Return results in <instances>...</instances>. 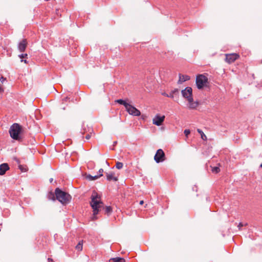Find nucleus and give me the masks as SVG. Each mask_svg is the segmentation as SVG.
Listing matches in <instances>:
<instances>
[{"instance_id":"f257e3e1","label":"nucleus","mask_w":262,"mask_h":262,"mask_svg":"<svg viewBox=\"0 0 262 262\" xmlns=\"http://www.w3.org/2000/svg\"><path fill=\"white\" fill-rule=\"evenodd\" d=\"M91 199L90 205L93 209V214L95 216L103 207V203L101 200L100 195L95 191H93Z\"/></svg>"},{"instance_id":"f03ea898","label":"nucleus","mask_w":262,"mask_h":262,"mask_svg":"<svg viewBox=\"0 0 262 262\" xmlns=\"http://www.w3.org/2000/svg\"><path fill=\"white\" fill-rule=\"evenodd\" d=\"M183 97L188 102V107L190 109H195L199 105L198 101H194L192 97V90L190 87H186L181 92Z\"/></svg>"},{"instance_id":"7ed1b4c3","label":"nucleus","mask_w":262,"mask_h":262,"mask_svg":"<svg viewBox=\"0 0 262 262\" xmlns=\"http://www.w3.org/2000/svg\"><path fill=\"white\" fill-rule=\"evenodd\" d=\"M22 130V126L19 124L15 123L10 126L9 132L10 137L13 139L20 141L22 140V138L20 136V134L21 133Z\"/></svg>"},{"instance_id":"20e7f679","label":"nucleus","mask_w":262,"mask_h":262,"mask_svg":"<svg viewBox=\"0 0 262 262\" xmlns=\"http://www.w3.org/2000/svg\"><path fill=\"white\" fill-rule=\"evenodd\" d=\"M55 194L56 199L62 205L69 204L71 200V196L69 193L62 191L59 188L55 189Z\"/></svg>"},{"instance_id":"39448f33","label":"nucleus","mask_w":262,"mask_h":262,"mask_svg":"<svg viewBox=\"0 0 262 262\" xmlns=\"http://www.w3.org/2000/svg\"><path fill=\"white\" fill-rule=\"evenodd\" d=\"M195 82L198 89L201 90L206 86L208 78L204 75L200 74L196 76Z\"/></svg>"},{"instance_id":"423d86ee","label":"nucleus","mask_w":262,"mask_h":262,"mask_svg":"<svg viewBox=\"0 0 262 262\" xmlns=\"http://www.w3.org/2000/svg\"><path fill=\"white\" fill-rule=\"evenodd\" d=\"M165 155L163 150L162 149L157 150L154 156V160L156 163L163 162L165 160Z\"/></svg>"},{"instance_id":"0eeeda50","label":"nucleus","mask_w":262,"mask_h":262,"mask_svg":"<svg viewBox=\"0 0 262 262\" xmlns=\"http://www.w3.org/2000/svg\"><path fill=\"white\" fill-rule=\"evenodd\" d=\"M125 109L128 114L132 116H139L141 115L140 111L130 104Z\"/></svg>"},{"instance_id":"6e6552de","label":"nucleus","mask_w":262,"mask_h":262,"mask_svg":"<svg viewBox=\"0 0 262 262\" xmlns=\"http://www.w3.org/2000/svg\"><path fill=\"white\" fill-rule=\"evenodd\" d=\"M165 116H160L159 114H157L152 119V123L157 126H160L164 122Z\"/></svg>"},{"instance_id":"1a4fd4ad","label":"nucleus","mask_w":262,"mask_h":262,"mask_svg":"<svg viewBox=\"0 0 262 262\" xmlns=\"http://www.w3.org/2000/svg\"><path fill=\"white\" fill-rule=\"evenodd\" d=\"M239 55L236 53L229 54L226 55V61L229 63L234 62L238 58Z\"/></svg>"},{"instance_id":"9d476101","label":"nucleus","mask_w":262,"mask_h":262,"mask_svg":"<svg viewBox=\"0 0 262 262\" xmlns=\"http://www.w3.org/2000/svg\"><path fill=\"white\" fill-rule=\"evenodd\" d=\"M27 41L26 39H23L18 45V50L20 52H24L27 48Z\"/></svg>"},{"instance_id":"9b49d317","label":"nucleus","mask_w":262,"mask_h":262,"mask_svg":"<svg viewBox=\"0 0 262 262\" xmlns=\"http://www.w3.org/2000/svg\"><path fill=\"white\" fill-rule=\"evenodd\" d=\"M9 169V165L7 163H3L0 165V175H4L6 172Z\"/></svg>"},{"instance_id":"f8f14e48","label":"nucleus","mask_w":262,"mask_h":262,"mask_svg":"<svg viewBox=\"0 0 262 262\" xmlns=\"http://www.w3.org/2000/svg\"><path fill=\"white\" fill-rule=\"evenodd\" d=\"M105 174H106V179L107 181H117L118 180L117 178L115 177L114 173H113L112 172H109V173L106 172Z\"/></svg>"},{"instance_id":"ddd939ff","label":"nucleus","mask_w":262,"mask_h":262,"mask_svg":"<svg viewBox=\"0 0 262 262\" xmlns=\"http://www.w3.org/2000/svg\"><path fill=\"white\" fill-rule=\"evenodd\" d=\"M179 94V90L178 89H175L171 91L168 95H166V97H169L171 98H174L175 96L178 97Z\"/></svg>"},{"instance_id":"4468645a","label":"nucleus","mask_w":262,"mask_h":262,"mask_svg":"<svg viewBox=\"0 0 262 262\" xmlns=\"http://www.w3.org/2000/svg\"><path fill=\"white\" fill-rule=\"evenodd\" d=\"M190 79V77L188 75H179V79L178 82L182 83V82L187 81Z\"/></svg>"},{"instance_id":"2eb2a0df","label":"nucleus","mask_w":262,"mask_h":262,"mask_svg":"<svg viewBox=\"0 0 262 262\" xmlns=\"http://www.w3.org/2000/svg\"><path fill=\"white\" fill-rule=\"evenodd\" d=\"M102 208L104 210L105 213L107 214V215H110L112 212V208L111 206L104 207L103 206Z\"/></svg>"},{"instance_id":"dca6fc26","label":"nucleus","mask_w":262,"mask_h":262,"mask_svg":"<svg viewBox=\"0 0 262 262\" xmlns=\"http://www.w3.org/2000/svg\"><path fill=\"white\" fill-rule=\"evenodd\" d=\"M115 102L120 104L123 105L124 106V107H125V108L127 107L128 105L129 104V103L126 102V101H125L123 99H118V100H116Z\"/></svg>"},{"instance_id":"f3484780","label":"nucleus","mask_w":262,"mask_h":262,"mask_svg":"<svg viewBox=\"0 0 262 262\" xmlns=\"http://www.w3.org/2000/svg\"><path fill=\"white\" fill-rule=\"evenodd\" d=\"M109 262H125V259L123 258L116 257L110 259Z\"/></svg>"},{"instance_id":"a211bd4d","label":"nucleus","mask_w":262,"mask_h":262,"mask_svg":"<svg viewBox=\"0 0 262 262\" xmlns=\"http://www.w3.org/2000/svg\"><path fill=\"white\" fill-rule=\"evenodd\" d=\"M197 131L200 134V135L201 136V138L203 140H207L206 136L204 134L203 132L201 129H198Z\"/></svg>"},{"instance_id":"6ab92c4d","label":"nucleus","mask_w":262,"mask_h":262,"mask_svg":"<svg viewBox=\"0 0 262 262\" xmlns=\"http://www.w3.org/2000/svg\"><path fill=\"white\" fill-rule=\"evenodd\" d=\"M55 194L52 192H50L48 194V198L50 200L55 201Z\"/></svg>"},{"instance_id":"aec40b11","label":"nucleus","mask_w":262,"mask_h":262,"mask_svg":"<svg viewBox=\"0 0 262 262\" xmlns=\"http://www.w3.org/2000/svg\"><path fill=\"white\" fill-rule=\"evenodd\" d=\"M76 249L78 251H81L82 250V241L79 242L76 246Z\"/></svg>"},{"instance_id":"412c9836","label":"nucleus","mask_w":262,"mask_h":262,"mask_svg":"<svg viewBox=\"0 0 262 262\" xmlns=\"http://www.w3.org/2000/svg\"><path fill=\"white\" fill-rule=\"evenodd\" d=\"M89 133L88 134H87V135L85 136V138L87 140H89L91 138V137L92 136V134L93 133V129L92 128H90L89 129Z\"/></svg>"},{"instance_id":"4be33fe9","label":"nucleus","mask_w":262,"mask_h":262,"mask_svg":"<svg viewBox=\"0 0 262 262\" xmlns=\"http://www.w3.org/2000/svg\"><path fill=\"white\" fill-rule=\"evenodd\" d=\"M123 164L122 162H117L116 164V167L117 169H120L123 167Z\"/></svg>"},{"instance_id":"5701e85b","label":"nucleus","mask_w":262,"mask_h":262,"mask_svg":"<svg viewBox=\"0 0 262 262\" xmlns=\"http://www.w3.org/2000/svg\"><path fill=\"white\" fill-rule=\"evenodd\" d=\"M87 178L90 180H96L98 178H99V176H98V175L97 176H92L91 175H89L87 176Z\"/></svg>"},{"instance_id":"b1692460","label":"nucleus","mask_w":262,"mask_h":262,"mask_svg":"<svg viewBox=\"0 0 262 262\" xmlns=\"http://www.w3.org/2000/svg\"><path fill=\"white\" fill-rule=\"evenodd\" d=\"M220 169L218 167H214L212 169V171L214 173H218L220 171Z\"/></svg>"},{"instance_id":"393cba45","label":"nucleus","mask_w":262,"mask_h":262,"mask_svg":"<svg viewBox=\"0 0 262 262\" xmlns=\"http://www.w3.org/2000/svg\"><path fill=\"white\" fill-rule=\"evenodd\" d=\"M19 57L21 59H23V58H26L28 57V54H21L20 55H19Z\"/></svg>"},{"instance_id":"a878e982","label":"nucleus","mask_w":262,"mask_h":262,"mask_svg":"<svg viewBox=\"0 0 262 262\" xmlns=\"http://www.w3.org/2000/svg\"><path fill=\"white\" fill-rule=\"evenodd\" d=\"M184 133L186 137H188V135L190 133V131L189 129H185Z\"/></svg>"},{"instance_id":"bb28decb","label":"nucleus","mask_w":262,"mask_h":262,"mask_svg":"<svg viewBox=\"0 0 262 262\" xmlns=\"http://www.w3.org/2000/svg\"><path fill=\"white\" fill-rule=\"evenodd\" d=\"M103 172V169L101 168V169H99V172H99V175H98V176H99V178L100 177L102 176Z\"/></svg>"},{"instance_id":"cd10ccee","label":"nucleus","mask_w":262,"mask_h":262,"mask_svg":"<svg viewBox=\"0 0 262 262\" xmlns=\"http://www.w3.org/2000/svg\"><path fill=\"white\" fill-rule=\"evenodd\" d=\"M6 80V78L4 77L3 76H2L1 77H0V81L2 82V83H3L5 80Z\"/></svg>"},{"instance_id":"c85d7f7f","label":"nucleus","mask_w":262,"mask_h":262,"mask_svg":"<svg viewBox=\"0 0 262 262\" xmlns=\"http://www.w3.org/2000/svg\"><path fill=\"white\" fill-rule=\"evenodd\" d=\"M243 226L244 225L242 223H239V224L238 225V227L239 229H241V227H243Z\"/></svg>"},{"instance_id":"c756f323","label":"nucleus","mask_w":262,"mask_h":262,"mask_svg":"<svg viewBox=\"0 0 262 262\" xmlns=\"http://www.w3.org/2000/svg\"><path fill=\"white\" fill-rule=\"evenodd\" d=\"M48 262H54L53 260L50 258H48Z\"/></svg>"},{"instance_id":"7c9ffc66","label":"nucleus","mask_w":262,"mask_h":262,"mask_svg":"<svg viewBox=\"0 0 262 262\" xmlns=\"http://www.w3.org/2000/svg\"><path fill=\"white\" fill-rule=\"evenodd\" d=\"M21 62H24L25 63H28V61L26 59L25 60L21 59Z\"/></svg>"},{"instance_id":"2f4dec72","label":"nucleus","mask_w":262,"mask_h":262,"mask_svg":"<svg viewBox=\"0 0 262 262\" xmlns=\"http://www.w3.org/2000/svg\"><path fill=\"white\" fill-rule=\"evenodd\" d=\"M139 204L140 205H143L144 204V201L143 200L140 201Z\"/></svg>"},{"instance_id":"473e14b6","label":"nucleus","mask_w":262,"mask_h":262,"mask_svg":"<svg viewBox=\"0 0 262 262\" xmlns=\"http://www.w3.org/2000/svg\"><path fill=\"white\" fill-rule=\"evenodd\" d=\"M162 94V95L165 96H166V95H168V94H167L166 93H163Z\"/></svg>"},{"instance_id":"72a5a7b5","label":"nucleus","mask_w":262,"mask_h":262,"mask_svg":"<svg viewBox=\"0 0 262 262\" xmlns=\"http://www.w3.org/2000/svg\"><path fill=\"white\" fill-rule=\"evenodd\" d=\"M53 180V178H51V179H50V182L51 183H52V182Z\"/></svg>"},{"instance_id":"f704fd0d","label":"nucleus","mask_w":262,"mask_h":262,"mask_svg":"<svg viewBox=\"0 0 262 262\" xmlns=\"http://www.w3.org/2000/svg\"><path fill=\"white\" fill-rule=\"evenodd\" d=\"M19 169H20L21 171H24V169H22V168H21V165H20V166H19Z\"/></svg>"},{"instance_id":"c9c22d12","label":"nucleus","mask_w":262,"mask_h":262,"mask_svg":"<svg viewBox=\"0 0 262 262\" xmlns=\"http://www.w3.org/2000/svg\"><path fill=\"white\" fill-rule=\"evenodd\" d=\"M85 129H83V132H82V134H84L85 133Z\"/></svg>"},{"instance_id":"e433bc0d","label":"nucleus","mask_w":262,"mask_h":262,"mask_svg":"<svg viewBox=\"0 0 262 262\" xmlns=\"http://www.w3.org/2000/svg\"><path fill=\"white\" fill-rule=\"evenodd\" d=\"M117 144V141H115V142H114V145H115V144Z\"/></svg>"},{"instance_id":"4c0bfd02","label":"nucleus","mask_w":262,"mask_h":262,"mask_svg":"<svg viewBox=\"0 0 262 262\" xmlns=\"http://www.w3.org/2000/svg\"><path fill=\"white\" fill-rule=\"evenodd\" d=\"M260 167L262 168V163L260 165Z\"/></svg>"}]
</instances>
